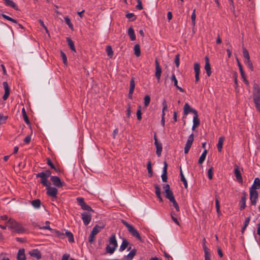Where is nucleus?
<instances>
[{
    "instance_id": "1",
    "label": "nucleus",
    "mask_w": 260,
    "mask_h": 260,
    "mask_svg": "<svg viewBox=\"0 0 260 260\" xmlns=\"http://www.w3.org/2000/svg\"><path fill=\"white\" fill-rule=\"evenodd\" d=\"M253 88V101L256 109L260 113V89L256 83L254 84Z\"/></svg>"
},
{
    "instance_id": "2",
    "label": "nucleus",
    "mask_w": 260,
    "mask_h": 260,
    "mask_svg": "<svg viewBox=\"0 0 260 260\" xmlns=\"http://www.w3.org/2000/svg\"><path fill=\"white\" fill-rule=\"evenodd\" d=\"M117 247V242L115 235L111 236L109 238V244L106 247V251L108 253L113 254Z\"/></svg>"
},
{
    "instance_id": "3",
    "label": "nucleus",
    "mask_w": 260,
    "mask_h": 260,
    "mask_svg": "<svg viewBox=\"0 0 260 260\" xmlns=\"http://www.w3.org/2000/svg\"><path fill=\"white\" fill-rule=\"evenodd\" d=\"M7 226L17 233H22L24 231V229L22 225L13 219H10L7 221Z\"/></svg>"
},
{
    "instance_id": "4",
    "label": "nucleus",
    "mask_w": 260,
    "mask_h": 260,
    "mask_svg": "<svg viewBox=\"0 0 260 260\" xmlns=\"http://www.w3.org/2000/svg\"><path fill=\"white\" fill-rule=\"evenodd\" d=\"M51 173L50 171L47 170L45 172L36 174L37 178H41V183L45 186H48L50 185V183L48 181V178L51 176Z\"/></svg>"
},
{
    "instance_id": "5",
    "label": "nucleus",
    "mask_w": 260,
    "mask_h": 260,
    "mask_svg": "<svg viewBox=\"0 0 260 260\" xmlns=\"http://www.w3.org/2000/svg\"><path fill=\"white\" fill-rule=\"evenodd\" d=\"M122 223L127 228V230L131 233V234L137 238L138 240L141 241V237L139 232L137 230L135 229V228L131 224L128 223L126 221L124 220H122Z\"/></svg>"
},
{
    "instance_id": "6",
    "label": "nucleus",
    "mask_w": 260,
    "mask_h": 260,
    "mask_svg": "<svg viewBox=\"0 0 260 260\" xmlns=\"http://www.w3.org/2000/svg\"><path fill=\"white\" fill-rule=\"evenodd\" d=\"M193 137H194V136L192 133L188 136L187 140L186 143L185 145V147H184V153L185 154H187L188 153L189 149H190V147H191L193 140H194Z\"/></svg>"
},
{
    "instance_id": "7",
    "label": "nucleus",
    "mask_w": 260,
    "mask_h": 260,
    "mask_svg": "<svg viewBox=\"0 0 260 260\" xmlns=\"http://www.w3.org/2000/svg\"><path fill=\"white\" fill-rule=\"evenodd\" d=\"M82 219L85 225H87L91 220V214L88 212H84L81 214Z\"/></svg>"
},
{
    "instance_id": "8",
    "label": "nucleus",
    "mask_w": 260,
    "mask_h": 260,
    "mask_svg": "<svg viewBox=\"0 0 260 260\" xmlns=\"http://www.w3.org/2000/svg\"><path fill=\"white\" fill-rule=\"evenodd\" d=\"M155 76L158 82H159L160 79V77H161L162 71H161V69L159 66L157 58L155 59Z\"/></svg>"
},
{
    "instance_id": "9",
    "label": "nucleus",
    "mask_w": 260,
    "mask_h": 260,
    "mask_svg": "<svg viewBox=\"0 0 260 260\" xmlns=\"http://www.w3.org/2000/svg\"><path fill=\"white\" fill-rule=\"evenodd\" d=\"M258 196V192L256 190L250 189V200L252 205H256Z\"/></svg>"
},
{
    "instance_id": "10",
    "label": "nucleus",
    "mask_w": 260,
    "mask_h": 260,
    "mask_svg": "<svg viewBox=\"0 0 260 260\" xmlns=\"http://www.w3.org/2000/svg\"><path fill=\"white\" fill-rule=\"evenodd\" d=\"M183 112L185 115H187L190 112L192 113L194 115H196L198 113L197 111L191 108L187 103L184 106Z\"/></svg>"
},
{
    "instance_id": "11",
    "label": "nucleus",
    "mask_w": 260,
    "mask_h": 260,
    "mask_svg": "<svg viewBox=\"0 0 260 260\" xmlns=\"http://www.w3.org/2000/svg\"><path fill=\"white\" fill-rule=\"evenodd\" d=\"M46 187L47 190V194L52 197V198H56L58 192L57 189L55 187L50 186V185Z\"/></svg>"
},
{
    "instance_id": "12",
    "label": "nucleus",
    "mask_w": 260,
    "mask_h": 260,
    "mask_svg": "<svg viewBox=\"0 0 260 260\" xmlns=\"http://www.w3.org/2000/svg\"><path fill=\"white\" fill-rule=\"evenodd\" d=\"M205 70L206 72L207 75L208 77H210L211 75L212 72L209 61V59L207 56H206L205 57Z\"/></svg>"
},
{
    "instance_id": "13",
    "label": "nucleus",
    "mask_w": 260,
    "mask_h": 260,
    "mask_svg": "<svg viewBox=\"0 0 260 260\" xmlns=\"http://www.w3.org/2000/svg\"><path fill=\"white\" fill-rule=\"evenodd\" d=\"M194 71L195 73V82L197 83L200 79L199 75L200 73V65L199 63L196 62L194 64Z\"/></svg>"
},
{
    "instance_id": "14",
    "label": "nucleus",
    "mask_w": 260,
    "mask_h": 260,
    "mask_svg": "<svg viewBox=\"0 0 260 260\" xmlns=\"http://www.w3.org/2000/svg\"><path fill=\"white\" fill-rule=\"evenodd\" d=\"M154 144L156 148V154L158 156H160L161 155V153L162 151V144L161 143L158 142L157 141L156 136H154Z\"/></svg>"
},
{
    "instance_id": "15",
    "label": "nucleus",
    "mask_w": 260,
    "mask_h": 260,
    "mask_svg": "<svg viewBox=\"0 0 260 260\" xmlns=\"http://www.w3.org/2000/svg\"><path fill=\"white\" fill-rule=\"evenodd\" d=\"M3 86L5 89V94L3 96V99L6 101L10 94V88L7 82H3Z\"/></svg>"
},
{
    "instance_id": "16",
    "label": "nucleus",
    "mask_w": 260,
    "mask_h": 260,
    "mask_svg": "<svg viewBox=\"0 0 260 260\" xmlns=\"http://www.w3.org/2000/svg\"><path fill=\"white\" fill-rule=\"evenodd\" d=\"M51 180L53 182V184L56 187H60L62 186L60 179L57 176H51Z\"/></svg>"
},
{
    "instance_id": "17",
    "label": "nucleus",
    "mask_w": 260,
    "mask_h": 260,
    "mask_svg": "<svg viewBox=\"0 0 260 260\" xmlns=\"http://www.w3.org/2000/svg\"><path fill=\"white\" fill-rule=\"evenodd\" d=\"M234 173H235V176L236 177L237 180L239 183H242L243 182V179H242L241 172H240L238 166H236V167L235 168Z\"/></svg>"
},
{
    "instance_id": "18",
    "label": "nucleus",
    "mask_w": 260,
    "mask_h": 260,
    "mask_svg": "<svg viewBox=\"0 0 260 260\" xmlns=\"http://www.w3.org/2000/svg\"><path fill=\"white\" fill-rule=\"evenodd\" d=\"M246 201V196L245 193H243V194L241 197V200L239 202L240 209L241 210H243L245 208Z\"/></svg>"
},
{
    "instance_id": "19",
    "label": "nucleus",
    "mask_w": 260,
    "mask_h": 260,
    "mask_svg": "<svg viewBox=\"0 0 260 260\" xmlns=\"http://www.w3.org/2000/svg\"><path fill=\"white\" fill-rule=\"evenodd\" d=\"M29 254L31 256H33L38 259H39L41 258V252L37 249H33L32 250L29 252Z\"/></svg>"
},
{
    "instance_id": "20",
    "label": "nucleus",
    "mask_w": 260,
    "mask_h": 260,
    "mask_svg": "<svg viewBox=\"0 0 260 260\" xmlns=\"http://www.w3.org/2000/svg\"><path fill=\"white\" fill-rule=\"evenodd\" d=\"M137 252L136 249H132L129 253L124 256L125 260H132Z\"/></svg>"
},
{
    "instance_id": "21",
    "label": "nucleus",
    "mask_w": 260,
    "mask_h": 260,
    "mask_svg": "<svg viewBox=\"0 0 260 260\" xmlns=\"http://www.w3.org/2000/svg\"><path fill=\"white\" fill-rule=\"evenodd\" d=\"M260 187V179L258 178H255L253 183L250 189L256 190Z\"/></svg>"
},
{
    "instance_id": "22",
    "label": "nucleus",
    "mask_w": 260,
    "mask_h": 260,
    "mask_svg": "<svg viewBox=\"0 0 260 260\" xmlns=\"http://www.w3.org/2000/svg\"><path fill=\"white\" fill-rule=\"evenodd\" d=\"M17 260H25V255L24 249H20L19 250L17 254Z\"/></svg>"
},
{
    "instance_id": "23",
    "label": "nucleus",
    "mask_w": 260,
    "mask_h": 260,
    "mask_svg": "<svg viewBox=\"0 0 260 260\" xmlns=\"http://www.w3.org/2000/svg\"><path fill=\"white\" fill-rule=\"evenodd\" d=\"M129 244L128 242L125 239H123L122 243L119 247V251L122 252L124 251Z\"/></svg>"
},
{
    "instance_id": "24",
    "label": "nucleus",
    "mask_w": 260,
    "mask_h": 260,
    "mask_svg": "<svg viewBox=\"0 0 260 260\" xmlns=\"http://www.w3.org/2000/svg\"><path fill=\"white\" fill-rule=\"evenodd\" d=\"M5 2V4L7 6L14 8L15 10H17V7L15 3L11 0H3Z\"/></svg>"
},
{
    "instance_id": "25",
    "label": "nucleus",
    "mask_w": 260,
    "mask_h": 260,
    "mask_svg": "<svg viewBox=\"0 0 260 260\" xmlns=\"http://www.w3.org/2000/svg\"><path fill=\"white\" fill-rule=\"evenodd\" d=\"M224 140V137H219L218 143L217 144V148L218 151L219 152H220L222 150V145H223Z\"/></svg>"
},
{
    "instance_id": "26",
    "label": "nucleus",
    "mask_w": 260,
    "mask_h": 260,
    "mask_svg": "<svg viewBox=\"0 0 260 260\" xmlns=\"http://www.w3.org/2000/svg\"><path fill=\"white\" fill-rule=\"evenodd\" d=\"M207 154V150L205 149L199 159L198 163L199 164H203V162L205 161Z\"/></svg>"
},
{
    "instance_id": "27",
    "label": "nucleus",
    "mask_w": 260,
    "mask_h": 260,
    "mask_svg": "<svg viewBox=\"0 0 260 260\" xmlns=\"http://www.w3.org/2000/svg\"><path fill=\"white\" fill-rule=\"evenodd\" d=\"M104 228V226H99V225L96 224L95 225L92 231H91V233H92L93 234H94V235H96L98 233H99Z\"/></svg>"
},
{
    "instance_id": "28",
    "label": "nucleus",
    "mask_w": 260,
    "mask_h": 260,
    "mask_svg": "<svg viewBox=\"0 0 260 260\" xmlns=\"http://www.w3.org/2000/svg\"><path fill=\"white\" fill-rule=\"evenodd\" d=\"M180 175L181 177V181L183 182L184 187L186 188L187 187V182L183 174L181 167H180Z\"/></svg>"
},
{
    "instance_id": "29",
    "label": "nucleus",
    "mask_w": 260,
    "mask_h": 260,
    "mask_svg": "<svg viewBox=\"0 0 260 260\" xmlns=\"http://www.w3.org/2000/svg\"><path fill=\"white\" fill-rule=\"evenodd\" d=\"M128 35L129 36V38L132 41H135L136 40L135 31L132 27H130L128 28Z\"/></svg>"
},
{
    "instance_id": "30",
    "label": "nucleus",
    "mask_w": 260,
    "mask_h": 260,
    "mask_svg": "<svg viewBox=\"0 0 260 260\" xmlns=\"http://www.w3.org/2000/svg\"><path fill=\"white\" fill-rule=\"evenodd\" d=\"M31 204L35 208L39 209L40 208L41 203L40 199H36L32 201Z\"/></svg>"
},
{
    "instance_id": "31",
    "label": "nucleus",
    "mask_w": 260,
    "mask_h": 260,
    "mask_svg": "<svg viewBox=\"0 0 260 260\" xmlns=\"http://www.w3.org/2000/svg\"><path fill=\"white\" fill-rule=\"evenodd\" d=\"M67 41L71 50L76 52V49L74 46V42L70 38H67Z\"/></svg>"
},
{
    "instance_id": "32",
    "label": "nucleus",
    "mask_w": 260,
    "mask_h": 260,
    "mask_svg": "<svg viewBox=\"0 0 260 260\" xmlns=\"http://www.w3.org/2000/svg\"><path fill=\"white\" fill-rule=\"evenodd\" d=\"M165 193H166V198L167 199H168L170 201L175 199L173 192L171 190L168 191L167 192H165Z\"/></svg>"
},
{
    "instance_id": "33",
    "label": "nucleus",
    "mask_w": 260,
    "mask_h": 260,
    "mask_svg": "<svg viewBox=\"0 0 260 260\" xmlns=\"http://www.w3.org/2000/svg\"><path fill=\"white\" fill-rule=\"evenodd\" d=\"M134 49L135 54L136 55V56L137 57L140 56L141 55V50H140V45L139 44H136L134 46Z\"/></svg>"
},
{
    "instance_id": "34",
    "label": "nucleus",
    "mask_w": 260,
    "mask_h": 260,
    "mask_svg": "<svg viewBox=\"0 0 260 260\" xmlns=\"http://www.w3.org/2000/svg\"><path fill=\"white\" fill-rule=\"evenodd\" d=\"M22 113L23 118V119H24L25 122L27 124H29L30 122L29 121V119L26 114V113L24 108H23L22 109Z\"/></svg>"
},
{
    "instance_id": "35",
    "label": "nucleus",
    "mask_w": 260,
    "mask_h": 260,
    "mask_svg": "<svg viewBox=\"0 0 260 260\" xmlns=\"http://www.w3.org/2000/svg\"><path fill=\"white\" fill-rule=\"evenodd\" d=\"M215 206H216V211L218 215H220L221 214V212L220 210V204H219V201L218 199V197L217 196H215Z\"/></svg>"
},
{
    "instance_id": "36",
    "label": "nucleus",
    "mask_w": 260,
    "mask_h": 260,
    "mask_svg": "<svg viewBox=\"0 0 260 260\" xmlns=\"http://www.w3.org/2000/svg\"><path fill=\"white\" fill-rule=\"evenodd\" d=\"M66 236L69 238V241L70 243L73 242L74 241L73 234L69 231H66L64 233V236Z\"/></svg>"
},
{
    "instance_id": "37",
    "label": "nucleus",
    "mask_w": 260,
    "mask_h": 260,
    "mask_svg": "<svg viewBox=\"0 0 260 260\" xmlns=\"http://www.w3.org/2000/svg\"><path fill=\"white\" fill-rule=\"evenodd\" d=\"M200 123V119L198 118V113L194 115L193 117V124L196 126H199Z\"/></svg>"
},
{
    "instance_id": "38",
    "label": "nucleus",
    "mask_w": 260,
    "mask_h": 260,
    "mask_svg": "<svg viewBox=\"0 0 260 260\" xmlns=\"http://www.w3.org/2000/svg\"><path fill=\"white\" fill-rule=\"evenodd\" d=\"M243 49V55L244 58H245V60H249L250 59V56L249 54V53L246 48L244 47H242Z\"/></svg>"
},
{
    "instance_id": "39",
    "label": "nucleus",
    "mask_w": 260,
    "mask_h": 260,
    "mask_svg": "<svg viewBox=\"0 0 260 260\" xmlns=\"http://www.w3.org/2000/svg\"><path fill=\"white\" fill-rule=\"evenodd\" d=\"M244 63L247 66V68L252 71L253 70V67L250 59L244 60Z\"/></svg>"
},
{
    "instance_id": "40",
    "label": "nucleus",
    "mask_w": 260,
    "mask_h": 260,
    "mask_svg": "<svg viewBox=\"0 0 260 260\" xmlns=\"http://www.w3.org/2000/svg\"><path fill=\"white\" fill-rule=\"evenodd\" d=\"M66 23L68 25L70 28L71 29H73V25L69 17L66 16L64 18Z\"/></svg>"
},
{
    "instance_id": "41",
    "label": "nucleus",
    "mask_w": 260,
    "mask_h": 260,
    "mask_svg": "<svg viewBox=\"0 0 260 260\" xmlns=\"http://www.w3.org/2000/svg\"><path fill=\"white\" fill-rule=\"evenodd\" d=\"M147 169L148 170L149 176L151 177L152 176V169L151 167V162L150 160L148 161L147 163Z\"/></svg>"
},
{
    "instance_id": "42",
    "label": "nucleus",
    "mask_w": 260,
    "mask_h": 260,
    "mask_svg": "<svg viewBox=\"0 0 260 260\" xmlns=\"http://www.w3.org/2000/svg\"><path fill=\"white\" fill-rule=\"evenodd\" d=\"M2 16L5 18V19L8 20V21H10L13 23H16L17 24V21L16 20V19H14L10 17H9V16H7L6 15V14H3L2 15Z\"/></svg>"
},
{
    "instance_id": "43",
    "label": "nucleus",
    "mask_w": 260,
    "mask_h": 260,
    "mask_svg": "<svg viewBox=\"0 0 260 260\" xmlns=\"http://www.w3.org/2000/svg\"><path fill=\"white\" fill-rule=\"evenodd\" d=\"M135 87V83L134 78H132L130 81L129 90L131 92L132 91H134Z\"/></svg>"
},
{
    "instance_id": "44",
    "label": "nucleus",
    "mask_w": 260,
    "mask_h": 260,
    "mask_svg": "<svg viewBox=\"0 0 260 260\" xmlns=\"http://www.w3.org/2000/svg\"><path fill=\"white\" fill-rule=\"evenodd\" d=\"M106 52H107L108 56H109L110 57H112L113 54V52L112 50V48L110 46H107Z\"/></svg>"
},
{
    "instance_id": "45",
    "label": "nucleus",
    "mask_w": 260,
    "mask_h": 260,
    "mask_svg": "<svg viewBox=\"0 0 260 260\" xmlns=\"http://www.w3.org/2000/svg\"><path fill=\"white\" fill-rule=\"evenodd\" d=\"M81 208L84 210H86L88 212H93V210L88 205L85 203L81 207Z\"/></svg>"
},
{
    "instance_id": "46",
    "label": "nucleus",
    "mask_w": 260,
    "mask_h": 260,
    "mask_svg": "<svg viewBox=\"0 0 260 260\" xmlns=\"http://www.w3.org/2000/svg\"><path fill=\"white\" fill-rule=\"evenodd\" d=\"M126 17L127 18H128V19H129L131 21H134L136 19V17L135 16V15H134V13H127L126 15Z\"/></svg>"
},
{
    "instance_id": "47",
    "label": "nucleus",
    "mask_w": 260,
    "mask_h": 260,
    "mask_svg": "<svg viewBox=\"0 0 260 260\" xmlns=\"http://www.w3.org/2000/svg\"><path fill=\"white\" fill-rule=\"evenodd\" d=\"M150 102V97L149 95H147L144 97V105L145 107H147Z\"/></svg>"
},
{
    "instance_id": "48",
    "label": "nucleus",
    "mask_w": 260,
    "mask_h": 260,
    "mask_svg": "<svg viewBox=\"0 0 260 260\" xmlns=\"http://www.w3.org/2000/svg\"><path fill=\"white\" fill-rule=\"evenodd\" d=\"M196 10L194 9L191 14V19L192 24L193 26H194L195 24H196Z\"/></svg>"
},
{
    "instance_id": "49",
    "label": "nucleus",
    "mask_w": 260,
    "mask_h": 260,
    "mask_svg": "<svg viewBox=\"0 0 260 260\" xmlns=\"http://www.w3.org/2000/svg\"><path fill=\"white\" fill-rule=\"evenodd\" d=\"M170 202L173 203V205L174 207V208H175L176 211L179 212L180 208H179V205H178V203H177V202L176 201L175 199H174V200L171 201Z\"/></svg>"
},
{
    "instance_id": "50",
    "label": "nucleus",
    "mask_w": 260,
    "mask_h": 260,
    "mask_svg": "<svg viewBox=\"0 0 260 260\" xmlns=\"http://www.w3.org/2000/svg\"><path fill=\"white\" fill-rule=\"evenodd\" d=\"M47 163L48 165H49L50 167V168L51 169H53L56 171V168H55L54 165L53 164V163L52 162L51 160L49 158H48L47 159Z\"/></svg>"
},
{
    "instance_id": "51",
    "label": "nucleus",
    "mask_w": 260,
    "mask_h": 260,
    "mask_svg": "<svg viewBox=\"0 0 260 260\" xmlns=\"http://www.w3.org/2000/svg\"><path fill=\"white\" fill-rule=\"evenodd\" d=\"M176 214L174 211L171 212V216L172 219L175 222L177 225H179V221H178L177 219L175 217L176 216Z\"/></svg>"
},
{
    "instance_id": "52",
    "label": "nucleus",
    "mask_w": 260,
    "mask_h": 260,
    "mask_svg": "<svg viewBox=\"0 0 260 260\" xmlns=\"http://www.w3.org/2000/svg\"><path fill=\"white\" fill-rule=\"evenodd\" d=\"M170 79L172 82H174V85L175 86H177V85H178V81H177V79L174 73H173L172 75V76H171Z\"/></svg>"
},
{
    "instance_id": "53",
    "label": "nucleus",
    "mask_w": 260,
    "mask_h": 260,
    "mask_svg": "<svg viewBox=\"0 0 260 260\" xmlns=\"http://www.w3.org/2000/svg\"><path fill=\"white\" fill-rule=\"evenodd\" d=\"M162 181L163 182H167V171H163L162 174L161 176Z\"/></svg>"
},
{
    "instance_id": "54",
    "label": "nucleus",
    "mask_w": 260,
    "mask_h": 260,
    "mask_svg": "<svg viewBox=\"0 0 260 260\" xmlns=\"http://www.w3.org/2000/svg\"><path fill=\"white\" fill-rule=\"evenodd\" d=\"M137 119L139 120H141V119H142V113H141V107L140 106H139L138 107V109L137 110Z\"/></svg>"
},
{
    "instance_id": "55",
    "label": "nucleus",
    "mask_w": 260,
    "mask_h": 260,
    "mask_svg": "<svg viewBox=\"0 0 260 260\" xmlns=\"http://www.w3.org/2000/svg\"><path fill=\"white\" fill-rule=\"evenodd\" d=\"M54 232H55L56 236L57 237H58L59 238H61V239H63L64 238V233H61L59 231H56V230L54 231Z\"/></svg>"
},
{
    "instance_id": "56",
    "label": "nucleus",
    "mask_w": 260,
    "mask_h": 260,
    "mask_svg": "<svg viewBox=\"0 0 260 260\" xmlns=\"http://www.w3.org/2000/svg\"><path fill=\"white\" fill-rule=\"evenodd\" d=\"M162 106H163V108H162V114L163 113H165V111H168V106H167V102L166 100H164L162 103Z\"/></svg>"
},
{
    "instance_id": "57",
    "label": "nucleus",
    "mask_w": 260,
    "mask_h": 260,
    "mask_svg": "<svg viewBox=\"0 0 260 260\" xmlns=\"http://www.w3.org/2000/svg\"><path fill=\"white\" fill-rule=\"evenodd\" d=\"M76 200H77V201L78 204L81 207L85 203H86L84 202V199L83 198H77Z\"/></svg>"
},
{
    "instance_id": "58",
    "label": "nucleus",
    "mask_w": 260,
    "mask_h": 260,
    "mask_svg": "<svg viewBox=\"0 0 260 260\" xmlns=\"http://www.w3.org/2000/svg\"><path fill=\"white\" fill-rule=\"evenodd\" d=\"M208 177L210 180L213 178V168H210L208 171Z\"/></svg>"
},
{
    "instance_id": "59",
    "label": "nucleus",
    "mask_w": 260,
    "mask_h": 260,
    "mask_svg": "<svg viewBox=\"0 0 260 260\" xmlns=\"http://www.w3.org/2000/svg\"><path fill=\"white\" fill-rule=\"evenodd\" d=\"M61 57H62V59L63 60V62L64 64H66L67 62V57L66 56V54L62 52L61 51L60 52Z\"/></svg>"
},
{
    "instance_id": "60",
    "label": "nucleus",
    "mask_w": 260,
    "mask_h": 260,
    "mask_svg": "<svg viewBox=\"0 0 260 260\" xmlns=\"http://www.w3.org/2000/svg\"><path fill=\"white\" fill-rule=\"evenodd\" d=\"M174 62L176 64V66L177 67H178L179 66V63H180V58H179V54H177L176 55Z\"/></svg>"
},
{
    "instance_id": "61",
    "label": "nucleus",
    "mask_w": 260,
    "mask_h": 260,
    "mask_svg": "<svg viewBox=\"0 0 260 260\" xmlns=\"http://www.w3.org/2000/svg\"><path fill=\"white\" fill-rule=\"evenodd\" d=\"M95 235L93 234L92 233H90L89 238H88V241L90 243H92L94 240Z\"/></svg>"
},
{
    "instance_id": "62",
    "label": "nucleus",
    "mask_w": 260,
    "mask_h": 260,
    "mask_svg": "<svg viewBox=\"0 0 260 260\" xmlns=\"http://www.w3.org/2000/svg\"><path fill=\"white\" fill-rule=\"evenodd\" d=\"M7 119V117L4 116L3 114H0V125L5 123Z\"/></svg>"
},
{
    "instance_id": "63",
    "label": "nucleus",
    "mask_w": 260,
    "mask_h": 260,
    "mask_svg": "<svg viewBox=\"0 0 260 260\" xmlns=\"http://www.w3.org/2000/svg\"><path fill=\"white\" fill-rule=\"evenodd\" d=\"M137 3L138 4L136 6V8L140 10L143 9L142 4L141 0H137Z\"/></svg>"
},
{
    "instance_id": "64",
    "label": "nucleus",
    "mask_w": 260,
    "mask_h": 260,
    "mask_svg": "<svg viewBox=\"0 0 260 260\" xmlns=\"http://www.w3.org/2000/svg\"><path fill=\"white\" fill-rule=\"evenodd\" d=\"M154 188H155V190L156 196V195H159V194H161L160 189V187H159L158 185H155L154 186Z\"/></svg>"
}]
</instances>
